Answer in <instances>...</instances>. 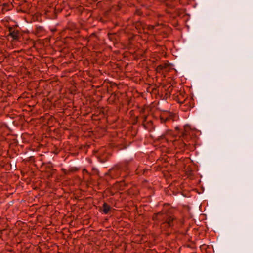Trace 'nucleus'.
Wrapping results in <instances>:
<instances>
[{"label": "nucleus", "instance_id": "1", "mask_svg": "<svg viewBox=\"0 0 253 253\" xmlns=\"http://www.w3.org/2000/svg\"><path fill=\"white\" fill-rule=\"evenodd\" d=\"M152 219L155 221H161V228L166 231H171L174 229L179 222V219L171 209L162 210L154 213Z\"/></svg>", "mask_w": 253, "mask_h": 253}, {"label": "nucleus", "instance_id": "2", "mask_svg": "<svg viewBox=\"0 0 253 253\" xmlns=\"http://www.w3.org/2000/svg\"><path fill=\"white\" fill-rule=\"evenodd\" d=\"M179 138L173 141V144L176 149L185 150L188 146L195 142V135L194 131L192 130L190 126L186 125L183 129L179 132Z\"/></svg>", "mask_w": 253, "mask_h": 253}, {"label": "nucleus", "instance_id": "3", "mask_svg": "<svg viewBox=\"0 0 253 253\" xmlns=\"http://www.w3.org/2000/svg\"><path fill=\"white\" fill-rule=\"evenodd\" d=\"M121 166L123 172L126 174L123 176V178H127L130 176V171L136 167V163L134 160L131 158L127 160H125L119 163Z\"/></svg>", "mask_w": 253, "mask_h": 253}, {"label": "nucleus", "instance_id": "4", "mask_svg": "<svg viewBox=\"0 0 253 253\" xmlns=\"http://www.w3.org/2000/svg\"><path fill=\"white\" fill-rule=\"evenodd\" d=\"M136 119L137 121H141L142 125L145 129L150 132L154 130L155 126L150 116L142 114L141 113L140 115L136 117Z\"/></svg>", "mask_w": 253, "mask_h": 253}, {"label": "nucleus", "instance_id": "5", "mask_svg": "<svg viewBox=\"0 0 253 253\" xmlns=\"http://www.w3.org/2000/svg\"><path fill=\"white\" fill-rule=\"evenodd\" d=\"M178 116L176 113L168 111H163L160 115V122L163 124H167L176 121Z\"/></svg>", "mask_w": 253, "mask_h": 253}, {"label": "nucleus", "instance_id": "6", "mask_svg": "<svg viewBox=\"0 0 253 253\" xmlns=\"http://www.w3.org/2000/svg\"><path fill=\"white\" fill-rule=\"evenodd\" d=\"M122 172L123 170L118 163L109 169L106 175H109L112 179H117L121 176Z\"/></svg>", "mask_w": 253, "mask_h": 253}, {"label": "nucleus", "instance_id": "7", "mask_svg": "<svg viewBox=\"0 0 253 253\" xmlns=\"http://www.w3.org/2000/svg\"><path fill=\"white\" fill-rule=\"evenodd\" d=\"M120 94L118 92L112 93L107 99V101L109 104L116 103L118 100Z\"/></svg>", "mask_w": 253, "mask_h": 253}, {"label": "nucleus", "instance_id": "8", "mask_svg": "<svg viewBox=\"0 0 253 253\" xmlns=\"http://www.w3.org/2000/svg\"><path fill=\"white\" fill-rule=\"evenodd\" d=\"M9 35L14 40H17L19 38V33L18 30H15L13 28L10 27L9 29Z\"/></svg>", "mask_w": 253, "mask_h": 253}, {"label": "nucleus", "instance_id": "9", "mask_svg": "<svg viewBox=\"0 0 253 253\" xmlns=\"http://www.w3.org/2000/svg\"><path fill=\"white\" fill-rule=\"evenodd\" d=\"M45 169L47 171L50 172V176L54 174L56 171V169H53V166L51 163H48L46 164Z\"/></svg>", "mask_w": 253, "mask_h": 253}, {"label": "nucleus", "instance_id": "10", "mask_svg": "<svg viewBox=\"0 0 253 253\" xmlns=\"http://www.w3.org/2000/svg\"><path fill=\"white\" fill-rule=\"evenodd\" d=\"M126 178H123V180L122 181L117 182L116 184L117 186L119 187V189L120 190H123L125 189V187H127L128 185V182H126L125 181V179Z\"/></svg>", "mask_w": 253, "mask_h": 253}, {"label": "nucleus", "instance_id": "11", "mask_svg": "<svg viewBox=\"0 0 253 253\" xmlns=\"http://www.w3.org/2000/svg\"><path fill=\"white\" fill-rule=\"evenodd\" d=\"M169 65H173V64H159L156 69L157 72L164 74V70Z\"/></svg>", "mask_w": 253, "mask_h": 253}, {"label": "nucleus", "instance_id": "12", "mask_svg": "<svg viewBox=\"0 0 253 253\" xmlns=\"http://www.w3.org/2000/svg\"><path fill=\"white\" fill-rule=\"evenodd\" d=\"M111 210V207L106 203H104L102 205V212L105 214L108 213L109 211Z\"/></svg>", "mask_w": 253, "mask_h": 253}, {"label": "nucleus", "instance_id": "13", "mask_svg": "<svg viewBox=\"0 0 253 253\" xmlns=\"http://www.w3.org/2000/svg\"><path fill=\"white\" fill-rule=\"evenodd\" d=\"M187 100L186 99H184L183 101L180 100L179 99H178V103L179 104H184L185 103V106H187L186 109H189L190 108H191L190 105L188 104V103H187Z\"/></svg>", "mask_w": 253, "mask_h": 253}, {"label": "nucleus", "instance_id": "14", "mask_svg": "<svg viewBox=\"0 0 253 253\" xmlns=\"http://www.w3.org/2000/svg\"><path fill=\"white\" fill-rule=\"evenodd\" d=\"M79 170V168H78L77 167H71L69 169V171H70V172H74L78 171Z\"/></svg>", "mask_w": 253, "mask_h": 253}, {"label": "nucleus", "instance_id": "15", "mask_svg": "<svg viewBox=\"0 0 253 253\" xmlns=\"http://www.w3.org/2000/svg\"><path fill=\"white\" fill-rule=\"evenodd\" d=\"M172 65L168 66V67H167V68H166V69H165L164 70V73L165 72H170V70H174L173 68H172Z\"/></svg>", "mask_w": 253, "mask_h": 253}, {"label": "nucleus", "instance_id": "16", "mask_svg": "<svg viewBox=\"0 0 253 253\" xmlns=\"http://www.w3.org/2000/svg\"><path fill=\"white\" fill-rule=\"evenodd\" d=\"M62 171L64 173V174L67 175L69 173L70 171H69V170H66V169L63 168L61 169Z\"/></svg>", "mask_w": 253, "mask_h": 253}, {"label": "nucleus", "instance_id": "17", "mask_svg": "<svg viewBox=\"0 0 253 253\" xmlns=\"http://www.w3.org/2000/svg\"><path fill=\"white\" fill-rule=\"evenodd\" d=\"M175 128L177 130H178V131L180 130V128L178 126H176Z\"/></svg>", "mask_w": 253, "mask_h": 253}, {"label": "nucleus", "instance_id": "18", "mask_svg": "<svg viewBox=\"0 0 253 253\" xmlns=\"http://www.w3.org/2000/svg\"><path fill=\"white\" fill-rule=\"evenodd\" d=\"M74 71V70H68V72H70H70H73Z\"/></svg>", "mask_w": 253, "mask_h": 253}, {"label": "nucleus", "instance_id": "19", "mask_svg": "<svg viewBox=\"0 0 253 253\" xmlns=\"http://www.w3.org/2000/svg\"><path fill=\"white\" fill-rule=\"evenodd\" d=\"M83 171H84V172H87V171L85 169H84L83 170Z\"/></svg>", "mask_w": 253, "mask_h": 253}, {"label": "nucleus", "instance_id": "20", "mask_svg": "<svg viewBox=\"0 0 253 253\" xmlns=\"http://www.w3.org/2000/svg\"><path fill=\"white\" fill-rule=\"evenodd\" d=\"M136 174H139V173L138 172H137V170H136Z\"/></svg>", "mask_w": 253, "mask_h": 253}]
</instances>
